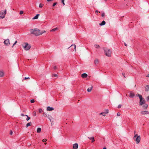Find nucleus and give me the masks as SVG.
<instances>
[{
	"label": "nucleus",
	"instance_id": "f257e3e1",
	"mask_svg": "<svg viewBox=\"0 0 149 149\" xmlns=\"http://www.w3.org/2000/svg\"><path fill=\"white\" fill-rule=\"evenodd\" d=\"M30 31L31 34H34L36 36H38L41 35L43 33L45 32V31L41 32L40 30L37 28L31 29L30 30Z\"/></svg>",
	"mask_w": 149,
	"mask_h": 149
},
{
	"label": "nucleus",
	"instance_id": "f03ea898",
	"mask_svg": "<svg viewBox=\"0 0 149 149\" xmlns=\"http://www.w3.org/2000/svg\"><path fill=\"white\" fill-rule=\"evenodd\" d=\"M22 46L24 49L26 50H29L31 47L30 45L27 43H24L22 45Z\"/></svg>",
	"mask_w": 149,
	"mask_h": 149
},
{
	"label": "nucleus",
	"instance_id": "7ed1b4c3",
	"mask_svg": "<svg viewBox=\"0 0 149 149\" xmlns=\"http://www.w3.org/2000/svg\"><path fill=\"white\" fill-rule=\"evenodd\" d=\"M104 51L106 55L110 57L111 53V50L107 48H104Z\"/></svg>",
	"mask_w": 149,
	"mask_h": 149
},
{
	"label": "nucleus",
	"instance_id": "20e7f679",
	"mask_svg": "<svg viewBox=\"0 0 149 149\" xmlns=\"http://www.w3.org/2000/svg\"><path fill=\"white\" fill-rule=\"evenodd\" d=\"M134 139L136 141L137 143H138L140 141V136H138V134H136L134 137Z\"/></svg>",
	"mask_w": 149,
	"mask_h": 149
},
{
	"label": "nucleus",
	"instance_id": "39448f33",
	"mask_svg": "<svg viewBox=\"0 0 149 149\" xmlns=\"http://www.w3.org/2000/svg\"><path fill=\"white\" fill-rule=\"evenodd\" d=\"M4 43L6 45H9L10 44L9 40L8 39L5 40L4 42Z\"/></svg>",
	"mask_w": 149,
	"mask_h": 149
},
{
	"label": "nucleus",
	"instance_id": "423d86ee",
	"mask_svg": "<svg viewBox=\"0 0 149 149\" xmlns=\"http://www.w3.org/2000/svg\"><path fill=\"white\" fill-rule=\"evenodd\" d=\"M6 13V10L5 9L4 12L1 11L0 13V14L1 15H2V18H4L5 16V15Z\"/></svg>",
	"mask_w": 149,
	"mask_h": 149
},
{
	"label": "nucleus",
	"instance_id": "0eeeda50",
	"mask_svg": "<svg viewBox=\"0 0 149 149\" xmlns=\"http://www.w3.org/2000/svg\"><path fill=\"white\" fill-rule=\"evenodd\" d=\"M146 101L144 99L141 100V102H140V100L139 101V105L141 106L142 105L144 104L145 103Z\"/></svg>",
	"mask_w": 149,
	"mask_h": 149
},
{
	"label": "nucleus",
	"instance_id": "6e6552de",
	"mask_svg": "<svg viewBox=\"0 0 149 149\" xmlns=\"http://www.w3.org/2000/svg\"><path fill=\"white\" fill-rule=\"evenodd\" d=\"M141 113L142 115L149 114V112L147 111H142Z\"/></svg>",
	"mask_w": 149,
	"mask_h": 149
},
{
	"label": "nucleus",
	"instance_id": "1a4fd4ad",
	"mask_svg": "<svg viewBox=\"0 0 149 149\" xmlns=\"http://www.w3.org/2000/svg\"><path fill=\"white\" fill-rule=\"evenodd\" d=\"M78 144L77 143H75L73 145V148L74 149H77L78 148Z\"/></svg>",
	"mask_w": 149,
	"mask_h": 149
},
{
	"label": "nucleus",
	"instance_id": "9d476101",
	"mask_svg": "<svg viewBox=\"0 0 149 149\" xmlns=\"http://www.w3.org/2000/svg\"><path fill=\"white\" fill-rule=\"evenodd\" d=\"M54 110V108L52 107H51L49 106L47 107V110L49 111H51Z\"/></svg>",
	"mask_w": 149,
	"mask_h": 149
},
{
	"label": "nucleus",
	"instance_id": "9b49d317",
	"mask_svg": "<svg viewBox=\"0 0 149 149\" xmlns=\"http://www.w3.org/2000/svg\"><path fill=\"white\" fill-rule=\"evenodd\" d=\"M88 76V75L86 73H83L81 74V77L83 78H86Z\"/></svg>",
	"mask_w": 149,
	"mask_h": 149
},
{
	"label": "nucleus",
	"instance_id": "f8f14e48",
	"mask_svg": "<svg viewBox=\"0 0 149 149\" xmlns=\"http://www.w3.org/2000/svg\"><path fill=\"white\" fill-rule=\"evenodd\" d=\"M136 95L137 96H138L139 97L140 100V102H141V100L143 99L142 96L141 95H140L138 93Z\"/></svg>",
	"mask_w": 149,
	"mask_h": 149
},
{
	"label": "nucleus",
	"instance_id": "ddd939ff",
	"mask_svg": "<svg viewBox=\"0 0 149 149\" xmlns=\"http://www.w3.org/2000/svg\"><path fill=\"white\" fill-rule=\"evenodd\" d=\"M135 96L134 94L133 93L131 92L130 93L129 96L130 97L133 98Z\"/></svg>",
	"mask_w": 149,
	"mask_h": 149
},
{
	"label": "nucleus",
	"instance_id": "4468645a",
	"mask_svg": "<svg viewBox=\"0 0 149 149\" xmlns=\"http://www.w3.org/2000/svg\"><path fill=\"white\" fill-rule=\"evenodd\" d=\"M93 88V86L92 85L91 86V87L88 88L87 89V91L88 92H90L91 91Z\"/></svg>",
	"mask_w": 149,
	"mask_h": 149
},
{
	"label": "nucleus",
	"instance_id": "2eb2a0df",
	"mask_svg": "<svg viewBox=\"0 0 149 149\" xmlns=\"http://www.w3.org/2000/svg\"><path fill=\"white\" fill-rule=\"evenodd\" d=\"M40 14H37L33 18V19H37L38 18Z\"/></svg>",
	"mask_w": 149,
	"mask_h": 149
},
{
	"label": "nucleus",
	"instance_id": "dca6fc26",
	"mask_svg": "<svg viewBox=\"0 0 149 149\" xmlns=\"http://www.w3.org/2000/svg\"><path fill=\"white\" fill-rule=\"evenodd\" d=\"M88 138L92 140V142H93L95 141L94 138L93 137H88Z\"/></svg>",
	"mask_w": 149,
	"mask_h": 149
},
{
	"label": "nucleus",
	"instance_id": "f3484780",
	"mask_svg": "<svg viewBox=\"0 0 149 149\" xmlns=\"http://www.w3.org/2000/svg\"><path fill=\"white\" fill-rule=\"evenodd\" d=\"M105 24L106 22L104 21H103L100 24V26H103Z\"/></svg>",
	"mask_w": 149,
	"mask_h": 149
},
{
	"label": "nucleus",
	"instance_id": "a211bd4d",
	"mask_svg": "<svg viewBox=\"0 0 149 149\" xmlns=\"http://www.w3.org/2000/svg\"><path fill=\"white\" fill-rule=\"evenodd\" d=\"M98 63L99 60L97 59H95L94 61V63L95 65H97Z\"/></svg>",
	"mask_w": 149,
	"mask_h": 149
},
{
	"label": "nucleus",
	"instance_id": "6ab92c4d",
	"mask_svg": "<svg viewBox=\"0 0 149 149\" xmlns=\"http://www.w3.org/2000/svg\"><path fill=\"white\" fill-rule=\"evenodd\" d=\"M41 130V128H38L37 130V132L38 133H40Z\"/></svg>",
	"mask_w": 149,
	"mask_h": 149
},
{
	"label": "nucleus",
	"instance_id": "aec40b11",
	"mask_svg": "<svg viewBox=\"0 0 149 149\" xmlns=\"http://www.w3.org/2000/svg\"><path fill=\"white\" fill-rule=\"evenodd\" d=\"M4 75V73L2 71H0V77H2Z\"/></svg>",
	"mask_w": 149,
	"mask_h": 149
},
{
	"label": "nucleus",
	"instance_id": "412c9836",
	"mask_svg": "<svg viewBox=\"0 0 149 149\" xmlns=\"http://www.w3.org/2000/svg\"><path fill=\"white\" fill-rule=\"evenodd\" d=\"M31 124L32 123L31 122H29L27 123L26 125V127H28L31 125Z\"/></svg>",
	"mask_w": 149,
	"mask_h": 149
},
{
	"label": "nucleus",
	"instance_id": "4be33fe9",
	"mask_svg": "<svg viewBox=\"0 0 149 149\" xmlns=\"http://www.w3.org/2000/svg\"><path fill=\"white\" fill-rule=\"evenodd\" d=\"M146 91H149V85H147L146 86V88L145 90Z\"/></svg>",
	"mask_w": 149,
	"mask_h": 149
},
{
	"label": "nucleus",
	"instance_id": "5701e85b",
	"mask_svg": "<svg viewBox=\"0 0 149 149\" xmlns=\"http://www.w3.org/2000/svg\"><path fill=\"white\" fill-rule=\"evenodd\" d=\"M148 107V105L147 104H145L143 106V107L145 109H146Z\"/></svg>",
	"mask_w": 149,
	"mask_h": 149
},
{
	"label": "nucleus",
	"instance_id": "b1692460",
	"mask_svg": "<svg viewBox=\"0 0 149 149\" xmlns=\"http://www.w3.org/2000/svg\"><path fill=\"white\" fill-rule=\"evenodd\" d=\"M58 28L57 27H56V28L53 29L51 30L50 31L51 32L54 31L56 30H58Z\"/></svg>",
	"mask_w": 149,
	"mask_h": 149
},
{
	"label": "nucleus",
	"instance_id": "393cba45",
	"mask_svg": "<svg viewBox=\"0 0 149 149\" xmlns=\"http://www.w3.org/2000/svg\"><path fill=\"white\" fill-rule=\"evenodd\" d=\"M94 46L96 48H100V46L98 45H95Z\"/></svg>",
	"mask_w": 149,
	"mask_h": 149
},
{
	"label": "nucleus",
	"instance_id": "a878e982",
	"mask_svg": "<svg viewBox=\"0 0 149 149\" xmlns=\"http://www.w3.org/2000/svg\"><path fill=\"white\" fill-rule=\"evenodd\" d=\"M25 116L27 117V118L26 119L27 121L29 120L31 118L30 117H29L27 115H25Z\"/></svg>",
	"mask_w": 149,
	"mask_h": 149
},
{
	"label": "nucleus",
	"instance_id": "bb28decb",
	"mask_svg": "<svg viewBox=\"0 0 149 149\" xmlns=\"http://www.w3.org/2000/svg\"><path fill=\"white\" fill-rule=\"evenodd\" d=\"M44 5L43 4L40 3L39 5V7L40 8H41L43 7Z\"/></svg>",
	"mask_w": 149,
	"mask_h": 149
},
{
	"label": "nucleus",
	"instance_id": "cd10ccee",
	"mask_svg": "<svg viewBox=\"0 0 149 149\" xmlns=\"http://www.w3.org/2000/svg\"><path fill=\"white\" fill-rule=\"evenodd\" d=\"M100 114H102L103 116H106V113L104 112H102L101 113H100Z\"/></svg>",
	"mask_w": 149,
	"mask_h": 149
},
{
	"label": "nucleus",
	"instance_id": "c85d7f7f",
	"mask_svg": "<svg viewBox=\"0 0 149 149\" xmlns=\"http://www.w3.org/2000/svg\"><path fill=\"white\" fill-rule=\"evenodd\" d=\"M52 77H57V74H52Z\"/></svg>",
	"mask_w": 149,
	"mask_h": 149
},
{
	"label": "nucleus",
	"instance_id": "c756f323",
	"mask_svg": "<svg viewBox=\"0 0 149 149\" xmlns=\"http://www.w3.org/2000/svg\"><path fill=\"white\" fill-rule=\"evenodd\" d=\"M39 112L40 113H41L42 112V110L41 109H39Z\"/></svg>",
	"mask_w": 149,
	"mask_h": 149
},
{
	"label": "nucleus",
	"instance_id": "7c9ffc66",
	"mask_svg": "<svg viewBox=\"0 0 149 149\" xmlns=\"http://www.w3.org/2000/svg\"><path fill=\"white\" fill-rule=\"evenodd\" d=\"M35 102V100L34 99H32L31 100V103H33Z\"/></svg>",
	"mask_w": 149,
	"mask_h": 149
},
{
	"label": "nucleus",
	"instance_id": "2f4dec72",
	"mask_svg": "<svg viewBox=\"0 0 149 149\" xmlns=\"http://www.w3.org/2000/svg\"><path fill=\"white\" fill-rule=\"evenodd\" d=\"M73 46H74V49H75H75H76V45H71L70 46V47H72Z\"/></svg>",
	"mask_w": 149,
	"mask_h": 149
},
{
	"label": "nucleus",
	"instance_id": "473e14b6",
	"mask_svg": "<svg viewBox=\"0 0 149 149\" xmlns=\"http://www.w3.org/2000/svg\"><path fill=\"white\" fill-rule=\"evenodd\" d=\"M17 41H16L15 43L13 44V45L12 46V47H14V46L17 43Z\"/></svg>",
	"mask_w": 149,
	"mask_h": 149
},
{
	"label": "nucleus",
	"instance_id": "72a5a7b5",
	"mask_svg": "<svg viewBox=\"0 0 149 149\" xmlns=\"http://www.w3.org/2000/svg\"><path fill=\"white\" fill-rule=\"evenodd\" d=\"M57 4V2H56L54 3L53 4V7L54 6H56Z\"/></svg>",
	"mask_w": 149,
	"mask_h": 149
},
{
	"label": "nucleus",
	"instance_id": "f704fd0d",
	"mask_svg": "<svg viewBox=\"0 0 149 149\" xmlns=\"http://www.w3.org/2000/svg\"><path fill=\"white\" fill-rule=\"evenodd\" d=\"M42 141L43 142H45L47 141V139H42Z\"/></svg>",
	"mask_w": 149,
	"mask_h": 149
},
{
	"label": "nucleus",
	"instance_id": "c9c22d12",
	"mask_svg": "<svg viewBox=\"0 0 149 149\" xmlns=\"http://www.w3.org/2000/svg\"><path fill=\"white\" fill-rule=\"evenodd\" d=\"M24 13V12L23 11H21L19 13V14L20 15H22Z\"/></svg>",
	"mask_w": 149,
	"mask_h": 149
},
{
	"label": "nucleus",
	"instance_id": "e433bc0d",
	"mask_svg": "<svg viewBox=\"0 0 149 149\" xmlns=\"http://www.w3.org/2000/svg\"><path fill=\"white\" fill-rule=\"evenodd\" d=\"M61 1H62V2L63 3V5L64 6L65 5L64 2V0H61Z\"/></svg>",
	"mask_w": 149,
	"mask_h": 149
},
{
	"label": "nucleus",
	"instance_id": "4c0bfd02",
	"mask_svg": "<svg viewBox=\"0 0 149 149\" xmlns=\"http://www.w3.org/2000/svg\"><path fill=\"white\" fill-rule=\"evenodd\" d=\"M121 107V104H119L118 106V109L120 108Z\"/></svg>",
	"mask_w": 149,
	"mask_h": 149
},
{
	"label": "nucleus",
	"instance_id": "58836bf2",
	"mask_svg": "<svg viewBox=\"0 0 149 149\" xmlns=\"http://www.w3.org/2000/svg\"><path fill=\"white\" fill-rule=\"evenodd\" d=\"M33 115L34 116H35L36 115V113L34 111L33 113Z\"/></svg>",
	"mask_w": 149,
	"mask_h": 149
},
{
	"label": "nucleus",
	"instance_id": "ea45409f",
	"mask_svg": "<svg viewBox=\"0 0 149 149\" xmlns=\"http://www.w3.org/2000/svg\"><path fill=\"white\" fill-rule=\"evenodd\" d=\"M109 111L108 109H107L104 112L106 113V114H107L108 113Z\"/></svg>",
	"mask_w": 149,
	"mask_h": 149
},
{
	"label": "nucleus",
	"instance_id": "a19ab883",
	"mask_svg": "<svg viewBox=\"0 0 149 149\" xmlns=\"http://www.w3.org/2000/svg\"><path fill=\"white\" fill-rule=\"evenodd\" d=\"M105 15V14L104 13H102V14H101V16L102 17H104Z\"/></svg>",
	"mask_w": 149,
	"mask_h": 149
},
{
	"label": "nucleus",
	"instance_id": "79ce46f5",
	"mask_svg": "<svg viewBox=\"0 0 149 149\" xmlns=\"http://www.w3.org/2000/svg\"><path fill=\"white\" fill-rule=\"evenodd\" d=\"M26 79H30V78L29 77H25L24 78V79L26 80Z\"/></svg>",
	"mask_w": 149,
	"mask_h": 149
},
{
	"label": "nucleus",
	"instance_id": "37998d69",
	"mask_svg": "<svg viewBox=\"0 0 149 149\" xmlns=\"http://www.w3.org/2000/svg\"><path fill=\"white\" fill-rule=\"evenodd\" d=\"M120 113H119V112H118L117 113V116H120Z\"/></svg>",
	"mask_w": 149,
	"mask_h": 149
},
{
	"label": "nucleus",
	"instance_id": "c03bdc74",
	"mask_svg": "<svg viewBox=\"0 0 149 149\" xmlns=\"http://www.w3.org/2000/svg\"><path fill=\"white\" fill-rule=\"evenodd\" d=\"M13 132L11 130L10 132V135H12L13 134Z\"/></svg>",
	"mask_w": 149,
	"mask_h": 149
},
{
	"label": "nucleus",
	"instance_id": "a18cd8bd",
	"mask_svg": "<svg viewBox=\"0 0 149 149\" xmlns=\"http://www.w3.org/2000/svg\"><path fill=\"white\" fill-rule=\"evenodd\" d=\"M53 69L54 70H55L56 69V66H54Z\"/></svg>",
	"mask_w": 149,
	"mask_h": 149
},
{
	"label": "nucleus",
	"instance_id": "49530a36",
	"mask_svg": "<svg viewBox=\"0 0 149 149\" xmlns=\"http://www.w3.org/2000/svg\"><path fill=\"white\" fill-rule=\"evenodd\" d=\"M122 75H123L124 77L125 78L126 77L125 76V74L124 73H122Z\"/></svg>",
	"mask_w": 149,
	"mask_h": 149
},
{
	"label": "nucleus",
	"instance_id": "de8ad7c7",
	"mask_svg": "<svg viewBox=\"0 0 149 149\" xmlns=\"http://www.w3.org/2000/svg\"><path fill=\"white\" fill-rule=\"evenodd\" d=\"M54 0H47V2H50L53 1Z\"/></svg>",
	"mask_w": 149,
	"mask_h": 149
},
{
	"label": "nucleus",
	"instance_id": "09e8293b",
	"mask_svg": "<svg viewBox=\"0 0 149 149\" xmlns=\"http://www.w3.org/2000/svg\"><path fill=\"white\" fill-rule=\"evenodd\" d=\"M147 100L148 101H149V95L148 97Z\"/></svg>",
	"mask_w": 149,
	"mask_h": 149
},
{
	"label": "nucleus",
	"instance_id": "8fccbe9b",
	"mask_svg": "<svg viewBox=\"0 0 149 149\" xmlns=\"http://www.w3.org/2000/svg\"><path fill=\"white\" fill-rule=\"evenodd\" d=\"M25 115H24V114L23 113H21V116H25Z\"/></svg>",
	"mask_w": 149,
	"mask_h": 149
},
{
	"label": "nucleus",
	"instance_id": "3c124183",
	"mask_svg": "<svg viewBox=\"0 0 149 149\" xmlns=\"http://www.w3.org/2000/svg\"><path fill=\"white\" fill-rule=\"evenodd\" d=\"M146 77H149V74H147Z\"/></svg>",
	"mask_w": 149,
	"mask_h": 149
},
{
	"label": "nucleus",
	"instance_id": "603ef678",
	"mask_svg": "<svg viewBox=\"0 0 149 149\" xmlns=\"http://www.w3.org/2000/svg\"><path fill=\"white\" fill-rule=\"evenodd\" d=\"M95 12L97 13H98L99 12L97 10H95Z\"/></svg>",
	"mask_w": 149,
	"mask_h": 149
},
{
	"label": "nucleus",
	"instance_id": "864d4df0",
	"mask_svg": "<svg viewBox=\"0 0 149 149\" xmlns=\"http://www.w3.org/2000/svg\"><path fill=\"white\" fill-rule=\"evenodd\" d=\"M0 18H1V19H3V18H2V16H0Z\"/></svg>",
	"mask_w": 149,
	"mask_h": 149
},
{
	"label": "nucleus",
	"instance_id": "5fc2aeb1",
	"mask_svg": "<svg viewBox=\"0 0 149 149\" xmlns=\"http://www.w3.org/2000/svg\"><path fill=\"white\" fill-rule=\"evenodd\" d=\"M124 45L125 46H127V44L125 43H124Z\"/></svg>",
	"mask_w": 149,
	"mask_h": 149
},
{
	"label": "nucleus",
	"instance_id": "6e6d98bb",
	"mask_svg": "<svg viewBox=\"0 0 149 149\" xmlns=\"http://www.w3.org/2000/svg\"><path fill=\"white\" fill-rule=\"evenodd\" d=\"M103 149H107V148H106L105 147H104L103 148Z\"/></svg>",
	"mask_w": 149,
	"mask_h": 149
},
{
	"label": "nucleus",
	"instance_id": "4d7b16f0",
	"mask_svg": "<svg viewBox=\"0 0 149 149\" xmlns=\"http://www.w3.org/2000/svg\"><path fill=\"white\" fill-rule=\"evenodd\" d=\"M25 110L23 111V112H25Z\"/></svg>",
	"mask_w": 149,
	"mask_h": 149
},
{
	"label": "nucleus",
	"instance_id": "13d9d810",
	"mask_svg": "<svg viewBox=\"0 0 149 149\" xmlns=\"http://www.w3.org/2000/svg\"><path fill=\"white\" fill-rule=\"evenodd\" d=\"M45 145H46V144H47V143H45Z\"/></svg>",
	"mask_w": 149,
	"mask_h": 149
},
{
	"label": "nucleus",
	"instance_id": "bf43d9fd",
	"mask_svg": "<svg viewBox=\"0 0 149 149\" xmlns=\"http://www.w3.org/2000/svg\"><path fill=\"white\" fill-rule=\"evenodd\" d=\"M43 115L45 116V113H43Z\"/></svg>",
	"mask_w": 149,
	"mask_h": 149
},
{
	"label": "nucleus",
	"instance_id": "052dcab7",
	"mask_svg": "<svg viewBox=\"0 0 149 149\" xmlns=\"http://www.w3.org/2000/svg\"><path fill=\"white\" fill-rule=\"evenodd\" d=\"M105 1H107V0H104Z\"/></svg>",
	"mask_w": 149,
	"mask_h": 149
}]
</instances>
